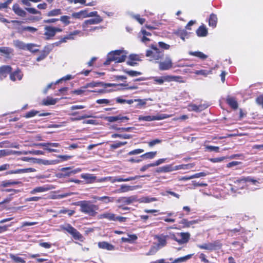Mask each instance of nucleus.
Segmentation results:
<instances>
[{
  "label": "nucleus",
  "mask_w": 263,
  "mask_h": 263,
  "mask_svg": "<svg viewBox=\"0 0 263 263\" xmlns=\"http://www.w3.org/2000/svg\"><path fill=\"white\" fill-rule=\"evenodd\" d=\"M26 155L32 154L34 155H42L44 154V152L39 150H32L26 151Z\"/></svg>",
  "instance_id": "51"
},
{
  "label": "nucleus",
  "mask_w": 263,
  "mask_h": 263,
  "mask_svg": "<svg viewBox=\"0 0 263 263\" xmlns=\"http://www.w3.org/2000/svg\"><path fill=\"white\" fill-rule=\"evenodd\" d=\"M136 198L134 196H131L129 197H123L121 200L126 204H129L134 201H135Z\"/></svg>",
  "instance_id": "46"
},
{
  "label": "nucleus",
  "mask_w": 263,
  "mask_h": 263,
  "mask_svg": "<svg viewBox=\"0 0 263 263\" xmlns=\"http://www.w3.org/2000/svg\"><path fill=\"white\" fill-rule=\"evenodd\" d=\"M148 100H152L151 99H135V102L138 103L136 107L138 108H141L142 106H143L146 104V101Z\"/></svg>",
  "instance_id": "44"
},
{
  "label": "nucleus",
  "mask_w": 263,
  "mask_h": 263,
  "mask_svg": "<svg viewBox=\"0 0 263 263\" xmlns=\"http://www.w3.org/2000/svg\"><path fill=\"white\" fill-rule=\"evenodd\" d=\"M26 10L33 14H40V12L33 8H26Z\"/></svg>",
  "instance_id": "63"
},
{
  "label": "nucleus",
  "mask_w": 263,
  "mask_h": 263,
  "mask_svg": "<svg viewBox=\"0 0 263 263\" xmlns=\"http://www.w3.org/2000/svg\"><path fill=\"white\" fill-rule=\"evenodd\" d=\"M196 33L199 37H204L208 34V30L204 26L202 25L196 30Z\"/></svg>",
  "instance_id": "25"
},
{
  "label": "nucleus",
  "mask_w": 263,
  "mask_h": 263,
  "mask_svg": "<svg viewBox=\"0 0 263 263\" xmlns=\"http://www.w3.org/2000/svg\"><path fill=\"white\" fill-rule=\"evenodd\" d=\"M193 254H189L186 256L181 257L174 260L171 263H181L186 262L187 260L190 259Z\"/></svg>",
  "instance_id": "32"
},
{
  "label": "nucleus",
  "mask_w": 263,
  "mask_h": 263,
  "mask_svg": "<svg viewBox=\"0 0 263 263\" xmlns=\"http://www.w3.org/2000/svg\"><path fill=\"white\" fill-rule=\"evenodd\" d=\"M13 45L16 47L20 49L26 50L27 47V44H25L23 42L16 40L13 41Z\"/></svg>",
  "instance_id": "30"
},
{
  "label": "nucleus",
  "mask_w": 263,
  "mask_h": 263,
  "mask_svg": "<svg viewBox=\"0 0 263 263\" xmlns=\"http://www.w3.org/2000/svg\"><path fill=\"white\" fill-rule=\"evenodd\" d=\"M123 71H124V72L127 73L128 75H129V76H130L132 77H137V76H140L142 74V73L141 72L135 71V70H129L125 69L123 70Z\"/></svg>",
  "instance_id": "38"
},
{
  "label": "nucleus",
  "mask_w": 263,
  "mask_h": 263,
  "mask_svg": "<svg viewBox=\"0 0 263 263\" xmlns=\"http://www.w3.org/2000/svg\"><path fill=\"white\" fill-rule=\"evenodd\" d=\"M153 79L155 82V84H159V85H161L162 84H163V78H162V77H153Z\"/></svg>",
  "instance_id": "60"
},
{
  "label": "nucleus",
  "mask_w": 263,
  "mask_h": 263,
  "mask_svg": "<svg viewBox=\"0 0 263 263\" xmlns=\"http://www.w3.org/2000/svg\"><path fill=\"white\" fill-rule=\"evenodd\" d=\"M22 160L26 162H31L32 163H38L39 161H40L39 159H37L34 158H29L27 157H23L22 159Z\"/></svg>",
  "instance_id": "54"
},
{
  "label": "nucleus",
  "mask_w": 263,
  "mask_h": 263,
  "mask_svg": "<svg viewBox=\"0 0 263 263\" xmlns=\"http://www.w3.org/2000/svg\"><path fill=\"white\" fill-rule=\"evenodd\" d=\"M90 13L94 14V15L90 16V17H94V18L85 20L83 23L82 26L84 30H87L88 26L89 25L98 24L103 21V18L98 15L97 11H92Z\"/></svg>",
  "instance_id": "3"
},
{
  "label": "nucleus",
  "mask_w": 263,
  "mask_h": 263,
  "mask_svg": "<svg viewBox=\"0 0 263 263\" xmlns=\"http://www.w3.org/2000/svg\"><path fill=\"white\" fill-rule=\"evenodd\" d=\"M44 35L46 40H50L52 38L57 32H61L62 29L60 28L54 27L51 26H46L44 28Z\"/></svg>",
  "instance_id": "5"
},
{
  "label": "nucleus",
  "mask_w": 263,
  "mask_h": 263,
  "mask_svg": "<svg viewBox=\"0 0 263 263\" xmlns=\"http://www.w3.org/2000/svg\"><path fill=\"white\" fill-rule=\"evenodd\" d=\"M71 170V168L69 167H63L61 169V171L64 173V174H63V175L64 176H69L70 175H71V173H70V171H68L69 170Z\"/></svg>",
  "instance_id": "59"
},
{
  "label": "nucleus",
  "mask_w": 263,
  "mask_h": 263,
  "mask_svg": "<svg viewBox=\"0 0 263 263\" xmlns=\"http://www.w3.org/2000/svg\"><path fill=\"white\" fill-rule=\"evenodd\" d=\"M104 85V84L102 82H92L91 83H89L86 84L83 86V88H93L97 87H102Z\"/></svg>",
  "instance_id": "31"
},
{
  "label": "nucleus",
  "mask_w": 263,
  "mask_h": 263,
  "mask_svg": "<svg viewBox=\"0 0 263 263\" xmlns=\"http://www.w3.org/2000/svg\"><path fill=\"white\" fill-rule=\"evenodd\" d=\"M126 144H127V142L126 141L118 142H117V143H114L113 144H111L110 146H111V147L112 148L116 149V148H118L121 147V146L124 145H125Z\"/></svg>",
  "instance_id": "57"
},
{
  "label": "nucleus",
  "mask_w": 263,
  "mask_h": 263,
  "mask_svg": "<svg viewBox=\"0 0 263 263\" xmlns=\"http://www.w3.org/2000/svg\"><path fill=\"white\" fill-rule=\"evenodd\" d=\"M94 14L88 12L87 9L81 10L79 12H74L71 14V16L77 19H83L87 17H90Z\"/></svg>",
  "instance_id": "12"
},
{
  "label": "nucleus",
  "mask_w": 263,
  "mask_h": 263,
  "mask_svg": "<svg viewBox=\"0 0 263 263\" xmlns=\"http://www.w3.org/2000/svg\"><path fill=\"white\" fill-rule=\"evenodd\" d=\"M13 49L8 47H0V53L2 56L6 59H10L13 55Z\"/></svg>",
  "instance_id": "15"
},
{
  "label": "nucleus",
  "mask_w": 263,
  "mask_h": 263,
  "mask_svg": "<svg viewBox=\"0 0 263 263\" xmlns=\"http://www.w3.org/2000/svg\"><path fill=\"white\" fill-rule=\"evenodd\" d=\"M76 205L80 206V211L81 212L91 216L96 215V211L98 209V206L92 204L90 201H80Z\"/></svg>",
  "instance_id": "2"
},
{
  "label": "nucleus",
  "mask_w": 263,
  "mask_h": 263,
  "mask_svg": "<svg viewBox=\"0 0 263 263\" xmlns=\"http://www.w3.org/2000/svg\"><path fill=\"white\" fill-rule=\"evenodd\" d=\"M217 22V16L214 14H211L210 15L209 20V25L210 26H211L213 28L216 26Z\"/></svg>",
  "instance_id": "34"
},
{
  "label": "nucleus",
  "mask_w": 263,
  "mask_h": 263,
  "mask_svg": "<svg viewBox=\"0 0 263 263\" xmlns=\"http://www.w3.org/2000/svg\"><path fill=\"white\" fill-rule=\"evenodd\" d=\"M37 45L32 43L27 44L26 49L32 52H36L39 51V49L36 48Z\"/></svg>",
  "instance_id": "40"
},
{
  "label": "nucleus",
  "mask_w": 263,
  "mask_h": 263,
  "mask_svg": "<svg viewBox=\"0 0 263 263\" xmlns=\"http://www.w3.org/2000/svg\"><path fill=\"white\" fill-rule=\"evenodd\" d=\"M73 78L74 77L70 74L66 75V76L63 77V78H61L60 79L57 80L55 82V84H58L62 81H66V80H71V79H73Z\"/></svg>",
  "instance_id": "56"
},
{
  "label": "nucleus",
  "mask_w": 263,
  "mask_h": 263,
  "mask_svg": "<svg viewBox=\"0 0 263 263\" xmlns=\"http://www.w3.org/2000/svg\"><path fill=\"white\" fill-rule=\"evenodd\" d=\"M38 113V111H36V110H31L29 112H28L25 116V117H26V118H31V117H32L34 116H35Z\"/></svg>",
  "instance_id": "64"
},
{
  "label": "nucleus",
  "mask_w": 263,
  "mask_h": 263,
  "mask_svg": "<svg viewBox=\"0 0 263 263\" xmlns=\"http://www.w3.org/2000/svg\"><path fill=\"white\" fill-rule=\"evenodd\" d=\"M23 76V73L19 69H17L15 71L10 73V79L12 81H20L22 79Z\"/></svg>",
  "instance_id": "19"
},
{
  "label": "nucleus",
  "mask_w": 263,
  "mask_h": 263,
  "mask_svg": "<svg viewBox=\"0 0 263 263\" xmlns=\"http://www.w3.org/2000/svg\"><path fill=\"white\" fill-rule=\"evenodd\" d=\"M197 75H202L204 77H206L208 74L212 73L211 70H196L194 72Z\"/></svg>",
  "instance_id": "49"
},
{
  "label": "nucleus",
  "mask_w": 263,
  "mask_h": 263,
  "mask_svg": "<svg viewBox=\"0 0 263 263\" xmlns=\"http://www.w3.org/2000/svg\"><path fill=\"white\" fill-rule=\"evenodd\" d=\"M22 30L24 31H28L31 33H34L37 30V29L31 26H24L22 27Z\"/></svg>",
  "instance_id": "50"
},
{
  "label": "nucleus",
  "mask_w": 263,
  "mask_h": 263,
  "mask_svg": "<svg viewBox=\"0 0 263 263\" xmlns=\"http://www.w3.org/2000/svg\"><path fill=\"white\" fill-rule=\"evenodd\" d=\"M105 119L109 122H114L116 121L124 122L127 121L129 119L127 116H123L121 115H119L116 116L106 117Z\"/></svg>",
  "instance_id": "13"
},
{
  "label": "nucleus",
  "mask_w": 263,
  "mask_h": 263,
  "mask_svg": "<svg viewBox=\"0 0 263 263\" xmlns=\"http://www.w3.org/2000/svg\"><path fill=\"white\" fill-rule=\"evenodd\" d=\"M171 117H172V115L167 114H159L156 116H139L138 120L139 121H152L155 120H161Z\"/></svg>",
  "instance_id": "7"
},
{
  "label": "nucleus",
  "mask_w": 263,
  "mask_h": 263,
  "mask_svg": "<svg viewBox=\"0 0 263 263\" xmlns=\"http://www.w3.org/2000/svg\"><path fill=\"white\" fill-rule=\"evenodd\" d=\"M160 249L156 246H152L149 251L146 253V255H152L155 254Z\"/></svg>",
  "instance_id": "48"
},
{
  "label": "nucleus",
  "mask_w": 263,
  "mask_h": 263,
  "mask_svg": "<svg viewBox=\"0 0 263 263\" xmlns=\"http://www.w3.org/2000/svg\"><path fill=\"white\" fill-rule=\"evenodd\" d=\"M98 246L100 248L106 249L107 250H111L114 249V246L112 245L105 241L99 242Z\"/></svg>",
  "instance_id": "33"
},
{
  "label": "nucleus",
  "mask_w": 263,
  "mask_h": 263,
  "mask_svg": "<svg viewBox=\"0 0 263 263\" xmlns=\"http://www.w3.org/2000/svg\"><path fill=\"white\" fill-rule=\"evenodd\" d=\"M172 81H175L180 83H184V81L181 76H172Z\"/></svg>",
  "instance_id": "58"
},
{
  "label": "nucleus",
  "mask_w": 263,
  "mask_h": 263,
  "mask_svg": "<svg viewBox=\"0 0 263 263\" xmlns=\"http://www.w3.org/2000/svg\"><path fill=\"white\" fill-rule=\"evenodd\" d=\"M168 237V236L167 235H164L163 234L155 236V238L157 241V243H156V245L160 249L164 247L166 245V240Z\"/></svg>",
  "instance_id": "14"
},
{
  "label": "nucleus",
  "mask_w": 263,
  "mask_h": 263,
  "mask_svg": "<svg viewBox=\"0 0 263 263\" xmlns=\"http://www.w3.org/2000/svg\"><path fill=\"white\" fill-rule=\"evenodd\" d=\"M135 189V186H129L126 184H122L120 186V188L115 192L123 193L127 192Z\"/></svg>",
  "instance_id": "28"
},
{
  "label": "nucleus",
  "mask_w": 263,
  "mask_h": 263,
  "mask_svg": "<svg viewBox=\"0 0 263 263\" xmlns=\"http://www.w3.org/2000/svg\"><path fill=\"white\" fill-rule=\"evenodd\" d=\"M11 152L9 149H1L0 150V158L6 156L11 155Z\"/></svg>",
  "instance_id": "61"
},
{
  "label": "nucleus",
  "mask_w": 263,
  "mask_h": 263,
  "mask_svg": "<svg viewBox=\"0 0 263 263\" xmlns=\"http://www.w3.org/2000/svg\"><path fill=\"white\" fill-rule=\"evenodd\" d=\"M70 16L67 15H63L60 17V20L64 23L65 25H68L70 23L69 21Z\"/></svg>",
  "instance_id": "53"
},
{
  "label": "nucleus",
  "mask_w": 263,
  "mask_h": 263,
  "mask_svg": "<svg viewBox=\"0 0 263 263\" xmlns=\"http://www.w3.org/2000/svg\"><path fill=\"white\" fill-rule=\"evenodd\" d=\"M189 53L191 55L195 56L201 59H205L208 57L206 55H205V54L200 51H190Z\"/></svg>",
  "instance_id": "36"
},
{
  "label": "nucleus",
  "mask_w": 263,
  "mask_h": 263,
  "mask_svg": "<svg viewBox=\"0 0 263 263\" xmlns=\"http://www.w3.org/2000/svg\"><path fill=\"white\" fill-rule=\"evenodd\" d=\"M59 100L57 98H53L51 97H47L46 98L42 100V104L45 106L54 105Z\"/></svg>",
  "instance_id": "23"
},
{
  "label": "nucleus",
  "mask_w": 263,
  "mask_h": 263,
  "mask_svg": "<svg viewBox=\"0 0 263 263\" xmlns=\"http://www.w3.org/2000/svg\"><path fill=\"white\" fill-rule=\"evenodd\" d=\"M9 257L13 263H26L25 258L20 256L18 254H9Z\"/></svg>",
  "instance_id": "20"
},
{
  "label": "nucleus",
  "mask_w": 263,
  "mask_h": 263,
  "mask_svg": "<svg viewBox=\"0 0 263 263\" xmlns=\"http://www.w3.org/2000/svg\"><path fill=\"white\" fill-rule=\"evenodd\" d=\"M80 177L85 180L86 183H92L96 182L97 179L94 175L88 173L82 174Z\"/></svg>",
  "instance_id": "17"
},
{
  "label": "nucleus",
  "mask_w": 263,
  "mask_h": 263,
  "mask_svg": "<svg viewBox=\"0 0 263 263\" xmlns=\"http://www.w3.org/2000/svg\"><path fill=\"white\" fill-rule=\"evenodd\" d=\"M60 228L69 233L77 240H80L82 238V235L73 227L69 224H65L60 226Z\"/></svg>",
  "instance_id": "4"
},
{
  "label": "nucleus",
  "mask_w": 263,
  "mask_h": 263,
  "mask_svg": "<svg viewBox=\"0 0 263 263\" xmlns=\"http://www.w3.org/2000/svg\"><path fill=\"white\" fill-rule=\"evenodd\" d=\"M207 107H208V106L205 104H201L199 105H196L194 104H191L188 106L187 109H188V110L190 111H195L196 112H199V111H201L204 110V109L206 108Z\"/></svg>",
  "instance_id": "18"
},
{
  "label": "nucleus",
  "mask_w": 263,
  "mask_h": 263,
  "mask_svg": "<svg viewBox=\"0 0 263 263\" xmlns=\"http://www.w3.org/2000/svg\"><path fill=\"white\" fill-rule=\"evenodd\" d=\"M205 149L206 151L210 152H215L216 153L219 152V147L218 146L206 145L205 146Z\"/></svg>",
  "instance_id": "55"
},
{
  "label": "nucleus",
  "mask_w": 263,
  "mask_h": 263,
  "mask_svg": "<svg viewBox=\"0 0 263 263\" xmlns=\"http://www.w3.org/2000/svg\"><path fill=\"white\" fill-rule=\"evenodd\" d=\"M112 138H120L124 139H129L132 138V135L129 134H114L111 135Z\"/></svg>",
  "instance_id": "37"
},
{
  "label": "nucleus",
  "mask_w": 263,
  "mask_h": 263,
  "mask_svg": "<svg viewBox=\"0 0 263 263\" xmlns=\"http://www.w3.org/2000/svg\"><path fill=\"white\" fill-rule=\"evenodd\" d=\"M197 220L187 221L186 219H183L181 220V223L185 225L187 227H189L191 225L197 223Z\"/></svg>",
  "instance_id": "52"
},
{
  "label": "nucleus",
  "mask_w": 263,
  "mask_h": 263,
  "mask_svg": "<svg viewBox=\"0 0 263 263\" xmlns=\"http://www.w3.org/2000/svg\"><path fill=\"white\" fill-rule=\"evenodd\" d=\"M137 235L135 234H128L126 237H122L121 240L122 242L133 243L135 240L137 239Z\"/></svg>",
  "instance_id": "27"
},
{
  "label": "nucleus",
  "mask_w": 263,
  "mask_h": 263,
  "mask_svg": "<svg viewBox=\"0 0 263 263\" xmlns=\"http://www.w3.org/2000/svg\"><path fill=\"white\" fill-rule=\"evenodd\" d=\"M115 214L109 212H105L102 214H99L98 216V218L99 219H106L109 221H115Z\"/></svg>",
  "instance_id": "21"
},
{
  "label": "nucleus",
  "mask_w": 263,
  "mask_h": 263,
  "mask_svg": "<svg viewBox=\"0 0 263 263\" xmlns=\"http://www.w3.org/2000/svg\"><path fill=\"white\" fill-rule=\"evenodd\" d=\"M190 237V233L184 232L178 233L177 234V236H176L174 234H172L171 236L172 239L176 241L180 245L186 243V242H187L189 240Z\"/></svg>",
  "instance_id": "8"
},
{
  "label": "nucleus",
  "mask_w": 263,
  "mask_h": 263,
  "mask_svg": "<svg viewBox=\"0 0 263 263\" xmlns=\"http://www.w3.org/2000/svg\"><path fill=\"white\" fill-rule=\"evenodd\" d=\"M133 18H134L135 20H136L140 24H143L145 22V20L143 18L140 17V15L136 14V15H131Z\"/></svg>",
  "instance_id": "62"
},
{
  "label": "nucleus",
  "mask_w": 263,
  "mask_h": 263,
  "mask_svg": "<svg viewBox=\"0 0 263 263\" xmlns=\"http://www.w3.org/2000/svg\"><path fill=\"white\" fill-rule=\"evenodd\" d=\"M34 146H40L44 147V149L47 151L49 153L51 152H56L60 153V151L57 149H53L50 147H60V144L58 143H51V142H47V143H34L33 144Z\"/></svg>",
  "instance_id": "10"
},
{
  "label": "nucleus",
  "mask_w": 263,
  "mask_h": 263,
  "mask_svg": "<svg viewBox=\"0 0 263 263\" xmlns=\"http://www.w3.org/2000/svg\"><path fill=\"white\" fill-rule=\"evenodd\" d=\"M227 102L233 109H236L238 108V103L235 99L233 97H228Z\"/></svg>",
  "instance_id": "26"
},
{
  "label": "nucleus",
  "mask_w": 263,
  "mask_h": 263,
  "mask_svg": "<svg viewBox=\"0 0 263 263\" xmlns=\"http://www.w3.org/2000/svg\"><path fill=\"white\" fill-rule=\"evenodd\" d=\"M12 68L9 65H3L0 67V79L5 78L8 74H10Z\"/></svg>",
  "instance_id": "16"
},
{
  "label": "nucleus",
  "mask_w": 263,
  "mask_h": 263,
  "mask_svg": "<svg viewBox=\"0 0 263 263\" xmlns=\"http://www.w3.org/2000/svg\"><path fill=\"white\" fill-rule=\"evenodd\" d=\"M152 49L153 50H147L146 55L147 57H152L153 60L159 61L163 57V52L161 51L156 46L152 45Z\"/></svg>",
  "instance_id": "6"
},
{
  "label": "nucleus",
  "mask_w": 263,
  "mask_h": 263,
  "mask_svg": "<svg viewBox=\"0 0 263 263\" xmlns=\"http://www.w3.org/2000/svg\"><path fill=\"white\" fill-rule=\"evenodd\" d=\"M98 199H99V201H102L105 203H108L109 202H112L114 201V197H109V196H102Z\"/></svg>",
  "instance_id": "47"
},
{
  "label": "nucleus",
  "mask_w": 263,
  "mask_h": 263,
  "mask_svg": "<svg viewBox=\"0 0 263 263\" xmlns=\"http://www.w3.org/2000/svg\"><path fill=\"white\" fill-rule=\"evenodd\" d=\"M249 181L251 182H252L253 184H255L256 182H257V181L256 180H254V179L248 177H244L242 178H241L240 179H237L234 181V183L235 184H238L241 182L245 183L246 182Z\"/></svg>",
  "instance_id": "29"
},
{
  "label": "nucleus",
  "mask_w": 263,
  "mask_h": 263,
  "mask_svg": "<svg viewBox=\"0 0 263 263\" xmlns=\"http://www.w3.org/2000/svg\"><path fill=\"white\" fill-rule=\"evenodd\" d=\"M157 154V152H151L146 153L144 154L141 156V157L144 159H153Z\"/></svg>",
  "instance_id": "45"
},
{
  "label": "nucleus",
  "mask_w": 263,
  "mask_h": 263,
  "mask_svg": "<svg viewBox=\"0 0 263 263\" xmlns=\"http://www.w3.org/2000/svg\"><path fill=\"white\" fill-rule=\"evenodd\" d=\"M156 172L157 173H167L172 172L171 169V165H166L162 167H160L157 168Z\"/></svg>",
  "instance_id": "35"
},
{
  "label": "nucleus",
  "mask_w": 263,
  "mask_h": 263,
  "mask_svg": "<svg viewBox=\"0 0 263 263\" xmlns=\"http://www.w3.org/2000/svg\"><path fill=\"white\" fill-rule=\"evenodd\" d=\"M127 52L122 50H117L109 52L107 55L106 60L104 62V65H108L111 62L115 63H121L125 60Z\"/></svg>",
  "instance_id": "1"
},
{
  "label": "nucleus",
  "mask_w": 263,
  "mask_h": 263,
  "mask_svg": "<svg viewBox=\"0 0 263 263\" xmlns=\"http://www.w3.org/2000/svg\"><path fill=\"white\" fill-rule=\"evenodd\" d=\"M157 63L160 70H167L173 67L172 60L169 55H166L163 61H158Z\"/></svg>",
  "instance_id": "9"
},
{
  "label": "nucleus",
  "mask_w": 263,
  "mask_h": 263,
  "mask_svg": "<svg viewBox=\"0 0 263 263\" xmlns=\"http://www.w3.org/2000/svg\"><path fill=\"white\" fill-rule=\"evenodd\" d=\"M20 183V182L19 181L6 180L2 182L1 186H2L3 187H8L11 185L17 184Z\"/></svg>",
  "instance_id": "42"
},
{
  "label": "nucleus",
  "mask_w": 263,
  "mask_h": 263,
  "mask_svg": "<svg viewBox=\"0 0 263 263\" xmlns=\"http://www.w3.org/2000/svg\"><path fill=\"white\" fill-rule=\"evenodd\" d=\"M189 164H181L179 165H176L175 166H173L172 165H171V169L172 170V171H177L179 170H186L190 168Z\"/></svg>",
  "instance_id": "43"
},
{
  "label": "nucleus",
  "mask_w": 263,
  "mask_h": 263,
  "mask_svg": "<svg viewBox=\"0 0 263 263\" xmlns=\"http://www.w3.org/2000/svg\"><path fill=\"white\" fill-rule=\"evenodd\" d=\"M221 245L219 241H215L212 242L205 243L202 245H198L197 247L201 249L213 251L220 248Z\"/></svg>",
  "instance_id": "11"
},
{
  "label": "nucleus",
  "mask_w": 263,
  "mask_h": 263,
  "mask_svg": "<svg viewBox=\"0 0 263 263\" xmlns=\"http://www.w3.org/2000/svg\"><path fill=\"white\" fill-rule=\"evenodd\" d=\"M157 199L154 197H143L139 199V201L140 202L143 203H149L153 201H157Z\"/></svg>",
  "instance_id": "39"
},
{
  "label": "nucleus",
  "mask_w": 263,
  "mask_h": 263,
  "mask_svg": "<svg viewBox=\"0 0 263 263\" xmlns=\"http://www.w3.org/2000/svg\"><path fill=\"white\" fill-rule=\"evenodd\" d=\"M12 9L14 13L20 16L25 17L26 15V11L22 9L17 4L13 5Z\"/></svg>",
  "instance_id": "22"
},
{
  "label": "nucleus",
  "mask_w": 263,
  "mask_h": 263,
  "mask_svg": "<svg viewBox=\"0 0 263 263\" xmlns=\"http://www.w3.org/2000/svg\"><path fill=\"white\" fill-rule=\"evenodd\" d=\"M51 189L48 185H45L43 186H38L34 189H33L32 191H30L31 194H35L36 193H42L48 191Z\"/></svg>",
  "instance_id": "24"
},
{
  "label": "nucleus",
  "mask_w": 263,
  "mask_h": 263,
  "mask_svg": "<svg viewBox=\"0 0 263 263\" xmlns=\"http://www.w3.org/2000/svg\"><path fill=\"white\" fill-rule=\"evenodd\" d=\"M62 14V11L60 9H55L49 11L47 13L48 16H58Z\"/></svg>",
  "instance_id": "41"
}]
</instances>
